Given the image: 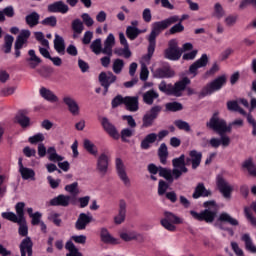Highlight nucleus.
<instances>
[{
	"label": "nucleus",
	"mask_w": 256,
	"mask_h": 256,
	"mask_svg": "<svg viewBox=\"0 0 256 256\" xmlns=\"http://www.w3.org/2000/svg\"><path fill=\"white\" fill-rule=\"evenodd\" d=\"M191 84V80L188 77H184L182 80L173 84H167L165 80L161 81L158 88L161 93H165L166 95H174L175 97H181V94L185 89H187V85Z\"/></svg>",
	"instance_id": "obj_4"
},
{
	"label": "nucleus",
	"mask_w": 256,
	"mask_h": 256,
	"mask_svg": "<svg viewBox=\"0 0 256 256\" xmlns=\"http://www.w3.org/2000/svg\"><path fill=\"white\" fill-rule=\"evenodd\" d=\"M5 44H4V53L9 54L11 53V49L13 47V41H15V38L9 34H7L4 38Z\"/></svg>",
	"instance_id": "obj_51"
},
{
	"label": "nucleus",
	"mask_w": 256,
	"mask_h": 256,
	"mask_svg": "<svg viewBox=\"0 0 256 256\" xmlns=\"http://www.w3.org/2000/svg\"><path fill=\"white\" fill-rule=\"evenodd\" d=\"M39 19H41V16L37 12H31L25 17L26 24L30 27H37Z\"/></svg>",
	"instance_id": "obj_39"
},
{
	"label": "nucleus",
	"mask_w": 256,
	"mask_h": 256,
	"mask_svg": "<svg viewBox=\"0 0 256 256\" xmlns=\"http://www.w3.org/2000/svg\"><path fill=\"white\" fill-rule=\"evenodd\" d=\"M41 25H44L46 27H57V17H46L44 20L41 21Z\"/></svg>",
	"instance_id": "obj_58"
},
{
	"label": "nucleus",
	"mask_w": 256,
	"mask_h": 256,
	"mask_svg": "<svg viewBox=\"0 0 256 256\" xmlns=\"http://www.w3.org/2000/svg\"><path fill=\"white\" fill-rule=\"evenodd\" d=\"M39 93L40 97L48 101V103H57L59 101V97L53 91L49 90V88L41 87Z\"/></svg>",
	"instance_id": "obj_25"
},
{
	"label": "nucleus",
	"mask_w": 256,
	"mask_h": 256,
	"mask_svg": "<svg viewBox=\"0 0 256 256\" xmlns=\"http://www.w3.org/2000/svg\"><path fill=\"white\" fill-rule=\"evenodd\" d=\"M126 215H127V202H125V200H120L118 215L114 217L115 225H121V223L125 221Z\"/></svg>",
	"instance_id": "obj_22"
},
{
	"label": "nucleus",
	"mask_w": 256,
	"mask_h": 256,
	"mask_svg": "<svg viewBox=\"0 0 256 256\" xmlns=\"http://www.w3.org/2000/svg\"><path fill=\"white\" fill-rule=\"evenodd\" d=\"M19 173L24 181H35V170L23 166V158L18 159Z\"/></svg>",
	"instance_id": "obj_17"
},
{
	"label": "nucleus",
	"mask_w": 256,
	"mask_h": 256,
	"mask_svg": "<svg viewBox=\"0 0 256 256\" xmlns=\"http://www.w3.org/2000/svg\"><path fill=\"white\" fill-rule=\"evenodd\" d=\"M207 65H209V56L202 54L198 60L189 66L188 72L190 75H193V77H197V75H199V69H203V67Z\"/></svg>",
	"instance_id": "obj_13"
},
{
	"label": "nucleus",
	"mask_w": 256,
	"mask_h": 256,
	"mask_svg": "<svg viewBox=\"0 0 256 256\" xmlns=\"http://www.w3.org/2000/svg\"><path fill=\"white\" fill-rule=\"evenodd\" d=\"M115 165L119 179H121L126 187H129L131 185V180H129L127 171H125V164L123 163V160L121 158H116Z\"/></svg>",
	"instance_id": "obj_15"
},
{
	"label": "nucleus",
	"mask_w": 256,
	"mask_h": 256,
	"mask_svg": "<svg viewBox=\"0 0 256 256\" xmlns=\"http://www.w3.org/2000/svg\"><path fill=\"white\" fill-rule=\"evenodd\" d=\"M19 229L18 233L21 237H27L29 235V227L27 226V220H24L20 223H18Z\"/></svg>",
	"instance_id": "obj_55"
},
{
	"label": "nucleus",
	"mask_w": 256,
	"mask_h": 256,
	"mask_svg": "<svg viewBox=\"0 0 256 256\" xmlns=\"http://www.w3.org/2000/svg\"><path fill=\"white\" fill-rule=\"evenodd\" d=\"M154 77H156V79H171L175 77V71L170 67L158 68L154 72Z\"/></svg>",
	"instance_id": "obj_23"
},
{
	"label": "nucleus",
	"mask_w": 256,
	"mask_h": 256,
	"mask_svg": "<svg viewBox=\"0 0 256 256\" xmlns=\"http://www.w3.org/2000/svg\"><path fill=\"white\" fill-rule=\"evenodd\" d=\"M158 156L162 165H167V157H169V151L167 150V144L162 143L158 149Z\"/></svg>",
	"instance_id": "obj_40"
},
{
	"label": "nucleus",
	"mask_w": 256,
	"mask_h": 256,
	"mask_svg": "<svg viewBox=\"0 0 256 256\" xmlns=\"http://www.w3.org/2000/svg\"><path fill=\"white\" fill-rule=\"evenodd\" d=\"M174 125L180 131H186V133H189V131H191V125H189L188 122L183 121L181 119L175 120Z\"/></svg>",
	"instance_id": "obj_50"
},
{
	"label": "nucleus",
	"mask_w": 256,
	"mask_h": 256,
	"mask_svg": "<svg viewBox=\"0 0 256 256\" xmlns=\"http://www.w3.org/2000/svg\"><path fill=\"white\" fill-rule=\"evenodd\" d=\"M59 217H61V214L52 212L48 215V221H52L56 227H61V223H63V221Z\"/></svg>",
	"instance_id": "obj_56"
},
{
	"label": "nucleus",
	"mask_w": 256,
	"mask_h": 256,
	"mask_svg": "<svg viewBox=\"0 0 256 256\" xmlns=\"http://www.w3.org/2000/svg\"><path fill=\"white\" fill-rule=\"evenodd\" d=\"M173 185V183H169L168 181L165 182V180H159L158 183V195L160 197H163L165 193H167V189H169V186Z\"/></svg>",
	"instance_id": "obj_52"
},
{
	"label": "nucleus",
	"mask_w": 256,
	"mask_h": 256,
	"mask_svg": "<svg viewBox=\"0 0 256 256\" xmlns=\"http://www.w3.org/2000/svg\"><path fill=\"white\" fill-rule=\"evenodd\" d=\"M37 73H39V75L42 76L44 79H49V77H51V75L53 74V69L43 66L42 68H39L37 70Z\"/></svg>",
	"instance_id": "obj_63"
},
{
	"label": "nucleus",
	"mask_w": 256,
	"mask_h": 256,
	"mask_svg": "<svg viewBox=\"0 0 256 256\" xmlns=\"http://www.w3.org/2000/svg\"><path fill=\"white\" fill-rule=\"evenodd\" d=\"M244 215L246 219L253 225V227H256V217L253 216V213H251V208L244 207Z\"/></svg>",
	"instance_id": "obj_62"
},
{
	"label": "nucleus",
	"mask_w": 256,
	"mask_h": 256,
	"mask_svg": "<svg viewBox=\"0 0 256 256\" xmlns=\"http://www.w3.org/2000/svg\"><path fill=\"white\" fill-rule=\"evenodd\" d=\"M157 141V134L156 133H150L145 136V138L141 141L140 147L141 149L147 150L151 148L152 143H155Z\"/></svg>",
	"instance_id": "obj_36"
},
{
	"label": "nucleus",
	"mask_w": 256,
	"mask_h": 256,
	"mask_svg": "<svg viewBox=\"0 0 256 256\" xmlns=\"http://www.w3.org/2000/svg\"><path fill=\"white\" fill-rule=\"evenodd\" d=\"M143 102L146 105H153L155 99H159V93L153 89L146 91L143 94Z\"/></svg>",
	"instance_id": "obj_33"
},
{
	"label": "nucleus",
	"mask_w": 256,
	"mask_h": 256,
	"mask_svg": "<svg viewBox=\"0 0 256 256\" xmlns=\"http://www.w3.org/2000/svg\"><path fill=\"white\" fill-rule=\"evenodd\" d=\"M8 19H13L15 17V8L13 6H7L4 9L0 10V23H5Z\"/></svg>",
	"instance_id": "obj_32"
},
{
	"label": "nucleus",
	"mask_w": 256,
	"mask_h": 256,
	"mask_svg": "<svg viewBox=\"0 0 256 256\" xmlns=\"http://www.w3.org/2000/svg\"><path fill=\"white\" fill-rule=\"evenodd\" d=\"M48 13H62V15H65L69 13V6L63 0H59L48 5Z\"/></svg>",
	"instance_id": "obj_18"
},
{
	"label": "nucleus",
	"mask_w": 256,
	"mask_h": 256,
	"mask_svg": "<svg viewBox=\"0 0 256 256\" xmlns=\"http://www.w3.org/2000/svg\"><path fill=\"white\" fill-rule=\"evenodd\" d=\"M49 205L51 207H69L71 205V196L59 194L50 200Z\"/></svg>",
	"instance_id": "obj_16"
},
{
	"label": "nucleus",
	"mask_w": 256,
	"mask_h": 256,
	"mask_svg": "<svg viewBox=\"0 0 256 256\" xmlns=\"http://www.w3.org/2000/svg\"><path fill=\"white\" fill-rule=\"evenodd\" d=\"M16 121L23 129H26V127H29L31 125V119L25 116V111L23 110H20L18 112V115L16 116Z\"/></svg>",
	"instance_id": "obj_37"
},
{
	"label": "nucleus",
	"mask_w": 256,
	"mask_h": 256,
	"mask_svg": "<svg viewBox=\"0 0 256 256\" xmlns=\"http://www.w3.org/2000/svg\"><path fill=\"white\" fill-rule=\"evenodd\" d=\"M28 141L31 143V145H37V143H42V141H45V136L42 133H38L31 136Z\"/></svg>",
	"instance_id": "obj_64"
},
{
	"label": "nucleus",
	"mask_w": 256,
	"mask_h": 256,
	"mask_svg": "<svg viewBox=\"0 0 256 256\" xmlns=\"http://www.w3.org/2000/svg\"><path fill=\"white\" fill-rule=\"evenodd\" d=\"M54 49L60 55H65V40L63 39V37L59 36L58 34L55 35Z\"/></svg>",
	"instance_id": "obj_38"
},
{
	"label": "nucleus",
	"mask_w": 256,
	"mask_h": 256,
	"mask_svg": "<svg viewBox=\"0 0 256 256\" xmlns=\"http://www.w3.org/2000/svg\"><path fill=\"white\" fill-rule=\"evenodd\" d=\"M112 109H117L119 105H125V97H123L121 94H118L116 97H114L111 101Z\"/></svg>",
	"instance_id": "obj_60"
},
{
	"label": "nucleus",
	"mask_w": 256,
	"mask_h": 256,
	"mask_svg": "<svg viewBox=\"0 0 256 256\" xmlns=\"http://www.w3.org/2000/svg\"><path fill=\"white\" fill-rule=\"evenodd\" d=\"M114 53L118 57H124V59H129L131 58V55H133V53L129 49V46H124V48H116L114 50Z\"/></svg>",
	"instance_id": "obj_45"
},
{
	"label": "nucleus",
	"mask_w": 256,
	"mask_h": 256,
	"mask_svg": "<svg viewBox=\"0 0 256 256\" xmlns=\"http://www.w3.org/2000/svg\"><path fill=\"white\" fill-rule=\"evenodd\" d=\"M99 83L102 87H104V93L103 95H107L109 93V87L117 81V76L113 74V72L108 71V72H101L99 74Z\"/></svg>",
	"instance_id": "obj_12"
},
{
	"label": "nucleus",
	"mask_w": 256,
	"mask_h": 256,
	"mask_svg": "<svg viewBox=\"0 0 256 256\" xmlns=\"http://www.w3.org/2000/svg\"><path fill=\"white\" fill-rule=\"evenodd\" d=\"M17 218L22 222L25 221V202H18L15 205Z\"/></svg>",
	"instance_id": "obj_46"
},
{
	"label": "nucleus",
	"mask_w": 256,
	"mask_h": 256,
	"mask_svg": "<svg viewBox=\"0 0 256 256\" xmlns=\"http://www.w3.org/2000/svg\"><path fill=\"white\" fill-rule=\"evenodd\" d=\"M185 165V154H181L179 157L172 160V166L174 169H180Z\"/></svg>",
	"instance_id": "obj_54"
},
{
	"label": "nucleus",
	"mask_w": 256,
	"mask_h": 256,
	"mask_svg": "<svg viewBox=\"0 0 256 256\" xmlns=\"http://www.w3.org/2000/svg\"><path fill=\"white\" fill-rule=\"evenodd\" d=\"M213 192L205 187L203 182L197 184L192 194L193 199H200V197H211Z\"/></svg>",
	"instance_id": "obj_20"
},
{
	"label": "nucleus",
	"mask_w": 256,
	"mask_h": 256,
	"mask_svg": "<svg viewBox=\"0 0 256 256\" xmlns=\"http://www.w3.org/2000/svg\"><path fill=\"white\" fill-rule=\"evenodd\" d=\"M166 111H171L172 113H177V111H183V104L179 102H170L165 105Z\"/></svg>",
	"instance_id": "obj_49"
},
{
	"label": "nucleus",
	"mask_w": 256,
	"mask_h": 256,
	"mask_svg": "<svg viewBox=\"0 0 256 256\" xmlns=\"http://www.w3.org/2000/svg\"><path fill=\"white\" fill-rule=\"evenodd\" d=\"M203 207L206 209L201 212H197L194 210L190 211V215H192L193 219L196 221H205V223H213L215 218L217 217V202L215 200H209L203 203Z\"/></svg>",
	"instance_id": "obj_3"
},
{
	"label": "nucleus",
	"mask_w": 256,
	"mask_h": 256,
	"mask_svg": "<svg viewBox=\"0 0 256 256\" xmlns=\"http://www.w3.org/2000/svg\"><path fill=\"white\" fill-rule=\"evenodd\" d=\"M71 29L73 31V38L77 37V35H81L83 33L85 26L83 25V21L81 19L76 18L71 23Z\"/></svg>",
	"instance_id": "obj_35"
},
{
	"label": "nucleus",
	"mask_w": 256,
	"mask_h": 256,
	"mask_svg": "<svg viewBox=\"0 0 256 256\" xmlns=\"http://www.w3.org/2000/svg\"><path fill=\"white\" fill-rule=\"evenodd\" d=\"M206 127L217 133L220 138H211L209 145L213 149H219V147H229L231 145V138L227 136V133L233 131V123L227 124V120L219 117V112L216 111L212 114L209 121L206 123Z\"/></svg>",
	"instance_id": "obj_1"
},
{
	"label": "nucleus",
	"mask_w": 256,
	"mask_h": 256,
	"mask_svg": "<svg viewBox=\"0 0 256 256\" xmlns=\"http://www.w3.org/2000/svg\"><path fill=\"white\" fill-rule=\"evenodd\" d=\"M243 169H247L251 177H256V165L253 164V158H248L242 163Z\"/></svg>",
	"instance_id": "obj_42"
},
{
	"label": "nucleus",
	"mask_w": 256,
	"mask_h": 256,
	"mask_svg": "<svg viewBox=\"0 0 256 256\" xmlns=\"http://www.w3.org/2000/svg\"><path fill=\"white\" fill-rule=\"evenodd\" d=\"M225 85H227V76H218L216 79L212 80L202 88V90L199 93V97L203 99V97L213 95V93L221 91L223 87H225Z\"/></svg>",
	"instance_id": "obj_5"
},
{
	"label": "nucleus",
	"mask_w": 256,
	"mask_h": 256,
	"mask_svg": "<svg viewBox=\"0 0 256 256\" xmlns=\"http://www.w3.org/2000/svg\"><path fill=\"white\" fill-rule=\"evenodd\" d=\"M148 171L151 175L159 174V177H163L168 183H173V177L171 176V169L163 166H157L153 163L148 165Z\"/></svg>",
	"instance_id": "obj_11"
},
{
	"label": "nucleus",
	"mask_w": 256,
	"mask_h": 256,
	"mask_svg": "<svg viewBox=\"0 0 256 256\" xmlns=\"http://www.w3.org/2000/svg\"><path fill=\"white\" fill-rule=\"evenodd\" d=\"M113 47H115V35L110 33L104 41L103 55L113 57Z\"/></svg>",
	"instance_id": "obj_24"
},
{
	"label": "nucleus",
	"mask_w": 256,
	"mask_h": 256,
	"mask_svg": "<svg viewBox=\"0 0 256 256\" xmlns=\"http://www.w3.org/2000/svg\"><path fill=\"white\" fill-rule=\"evenodd\" d=\"M189 157L192 159V169H197L201 165L203 159V153L197 150H191L189 152Z\"/></svg>",
	"instance_id": "obj_31"
},
{
	"label": "nucleus",
	"mask_w": 256,
	"mask_h": 256,
	"mask_svg": "<svg viewBox=\"0 0 256 256\" xmlns=\"http://www.w3.org/2000/svg\"><path fill=\"white\" fill-rule=\"evenodd\" d=\"M1 216L12 223H21V220L13 212H2Z\"/></svg>",
	"instance_id": "obj_57"
},
{
	"label": "nucleus",
	"mask_w": 256,
	"mask_h": 256,
	"mask_svg": "<svg viewBox=\"0 0 256 256\" xmlns=\"http://www.w3.org/2000/svg\"><path fill=\"white\" fill-rule=\"evenodd\" d=\"M161 111H163L161 105L152 106L142 117V127L144 129L153 127V123H155V120L161 115Z\"/></svg>",
	"instance_id": "obj_8"
},
{
	"label": "nucleus",
	"mask_w": 256,
	"mask_h": 256,
	"mask_svg": "<svg viewBox=\"0 0 256 256\" xmlns=\"http://www.w3.org/2000/svg\"><path fill=\"white\" fill-rule=\"evenodd\" d=\"M242 241L245 243L246 251H249L250 253H256V246L253 245V240L249 234H244L242 236Z\"/></svg>",
	"instance_id": "obj_43"
},
{
	"label": "nucleus",
	"mask_w": 256,
	"mask_h": 256,
	"mask_svg": "<svg viewBox=\"0 0 256 256\" xmlns=\"http://www.w3.org/2000/svg\"><path fill=\"white\" fill-rule=\"evenodd\" d=\"M63 103L68 107L69 112L75 117L79 115V104L72 97L65 96L63 98Z\"/></svg>",
	"instance_id": "obj_26"
},
{
	"label": "nucleus",
	"mask_w": 256,
	"mask_h": 256,
	"mask_svg": "<svg viewBox=\"0 0 256 256\" xmlns=\"http://www.w3.org/2000/svg\"><path fill=\"white\" fill-rule=\"evenodd\" d=\"M100 239L103 243H106L108 245H117L119 241L111 236L109 233V230L107 228H102L100 232Z\"/></svg>",
	"instance_id": "obj_29"
},
{
	"label": "nucleus",
	"mask_w": 256,
	"mask_h": 256,
	"mask_svg": "<svg viewBox=\"0 0 256 256\" xmlns=\"http://www.w3.org/2000/svg\"><path fill=\"white\" fill-rule=\"evenodd\" d=\"M160 223L162 227H164V229H167V231L175 232L177 229L175 225H181L183 221L181 220V218H179L175 214L171 212H165L164 219H162Z\"/></svg>",
	"instance_id": "obj_10"
},
{
	"label": "nucleus",
	"mask_w": 256,
	"mask_h": 256,
	"mask_svg": "<svg viewBox=\"0 0 256 256\" xmlns=\"http://www.w3.org/2000/svg\"><path fill=\"white\" fill-rule=\"evenodd\" d=\"M177 23V17H168L162 21L154 22L152 24V30L148 36V48H147V54L142 56V60L145 61V63H149L151 59L153 58V55L155 53V47H157V37L165 31V29H169L171 25H175Z\"/></svg>",
	"instance_id": "obj_2"
},
{
	"label": "nucleus",
	"mask_w": 256,
	"mask_h": 256,
	"mask_svg": "<svg viewBox=\"0 0 256 256\" xmlns=\"http://www.w3.org/2000/svg\"><path fill=\"white\" fill-rule=\"evenodd\" d=\"M120 238L123 241H126V243H129V241H139L140 243L143 241V235L132 231V232H123L120 234Z\"/></svg>",
	"instance_id": "obj_28"
},
{
	"label": "nucleus",
	"mask_w": 256,
	"mask_h": 256,
	"mask_svg": "<svg viewBox=\"0 0 256 256\" xmlns=\"http://www.w3.org/2000/svg\"><path fill=\"white\" fill-rule=\"evenodd\" d=\"M64 189L71 195H77L79 193V183L73 182L72 184L66 185Z\"/></svg>",
	"instance_id": "obj_61"
},
{
	"label": "nucleus",
	"mask_w": 256,
	"mask_h": 256,
	"mask_svg": "<svg viewBox=\"0 0 256 256\" xmlns=\"http://www.w3.org/2000/svg\"><path fill=\"white\" fill-rule=\"evenodd\" d=\"M141 29L133 26H128L126 28V37L130 39V41H135L141 35Z\"/></svg>",
	"instance_id": "obj_41"
},
{
	"label": "nucleus",
	"mask_w": 256,
	"mask_h": 256,
	"mask_svg": "<svg viewBox=\"0 0 256 256\" xmlns=\"http://www.w3.org/2000/svg\"><path fill=\"white\" fill-rule=\"evenodd\" d=\"M29 58H26V62L28 63L30 69H37L41 63V58L35 54V50L31 49L28 51Z\"/></svg>",
	"instance_id": "obj_30"
},
{
	"label": "nucleus",
	"mask_w": 256,
	"mask_h": 256,
	"mask_svg": "<svg viewBox=\"0 0 256 256\" xmlns=\"http://www.w3.org/2000/svg\"><path fill=\"white\" fill-rule=\"evenodd\" d=\"M125 67V61L123 59H115L112 65V70L116 75H119L121 71H123V68Z\"/></svg>",
	"instance_id": "obj_48"
},
{
	"label": "nucleus",
	"mask_w": 256,
	"mask_h": 256,
	"mask_svg": "<svg viewBox=\"0 0 256 256\" xmlns=\"http://www.w3.org/2000/svg\"><path fill=\"white\" fill-rule=\"evenodd\" d=\"M185 26L181 22H176L174 26L169 29V35H177V33H183Z\"/></svg>",
	"instance_id": "obj_59"
},
{
	"label": "nucleus",
	"mask_w": 256,
	"mask_h": 256,
	"mask_svg": "<svg viewBox=\"0 0 256 256\" xmlns=\"http://www.w3.org/2000/svg\"><path fill=\"white\" fill-rule=\"evenodd\" d=\"M83 147L85 151H87V153H89L90 155L96 156L98 153L97 146H95L93 142H91V140L89 139H84Z\"/></svg>",
	"instance_id": "obj_44"
},
{
	"label": "nucleus",
	"mask_w": 256,
	"mask_h": 256,
	"mask_svg": "<svg viewBox=\"0 0 256 256\" xmlns=\"http://www.w3.org/2000/svg\"><path fill=\"white\" fill-rule=\"evenodd\" d=\"M216 187L224 199H231L233 186L227 182V179L223 177V174H218L216 176Z\"/></svg>",
	"instance_id": "obj_9"
},
{
	"label": "nucleus",
	"mask_w": 256,
	"mask_h": 256,
	"mask_svg": "<svg viewBox=\"0 0 256 256\" xmlns=\"http://www.w3.org/2000/svg\"><path fill=\"white\" fill-rule=\"evenodd\" d=\"M218 221H220V223H228V225H231L232 227H237L239 225V220L231 217L227 212H222L218 217Z\"/></svg>",
	"instance_id": "obj_34"
},
{
	"label": "nucleus",
	"mask_w": 256,
	"mask_h": 256,
	"mask_svg": "<svg viewBox=\"0 0 256 256\" xmlns=\"http://www.w3.org/2000/svg\"><path fill=\"white\" fill-rule=\"evenodd\" d=\"M101 125L109 137L115 139V141L119 140L121 135L119 134L117 127H115V125H113V123H111L107 117H103L101 119Z\"/></svg>",
	"instance_id": "obj_14"
},
{
	"label": "nucleus",
	"mask_w": 256,
	"mask_h": 256,
	"mask_svg": "<svg viewBox=\"0 0 256 256\" xmlns=\"http://www.w3.org/2000/svg\"><path fill=\"white\" fill-rule=\"evenodd\" d=\"M213 17H216V19H223V17H225V9H223L221 3H216L214 5Z\"/></svg>",
	"instance_id": "obj_53"
},
{
	"label": "nucleus",
	"mask_w": 256,
	"mask_h": 256,
	"mask_svg": "<svg viewBox=\"0 0 256 256\" xmlns=\"http://www.w3.org/2000/svg\"><path fill=\"white\" fill-rule=\"evenodd\" d=\"M183 56V50L179 47V41L177 39H171L168 41V47L164 50V59L168 61H179Z\"/></svg>",
	"instance_id": "obj_6"
},
{
	"label": "nucleus",
	"mask_w": 256,
	"mask_h": 256,
	"mask_svg": "<svg viewBox=\"0 0 256 256\" xmlns=\"http://www.w3.org/2000/svg\"><path fill=\"white\" fill-rule=\"evenodd\" d=\"M90 49L92 53H95V55H101V53H103V45L101 44V39L97 38L94 40L90 45Z\"/></svg>",
	"instance_id": "obj_47"
},
{
	"label": "nucleus",
	"mask_w": 256,
	"mask_h": 256,
	"mask_svg": "<svg viewBox=\"0 0 256 256\" xmlns=\"http://www.w3.org/2000/svg\"><path fill=\"white\" fill-rule=\"evenodd\" d=\"M124 105L127 111H131L132 113L139 111V97L125 96Z\"/></svg>",
	"instance_id": "obj_21"
},
{
	"label": "nucleus",
	"mask_w": 256,
	"mask_h": 256,
	"mask_svg": "<svg viewBox=\"0 0 256 256\" xmlns=\"http://www.w3.org/2000/svg\"><path fill=\"white\" fill-rule=\"evenodd\" d=\"M161 111H163L161 105L152 106L142 117V127L144 129L153 127V123H155V120L161 115Z\"/></svg>",
	"instance_id": "obj_7"
},
{
	"label": "nucleus",
	"mask_w": 256,
	"mask_h": 256,
	"mask_svg": "<svg viewBox=\"0 0 256 256\" xmlns=\"http://www.w3.org/2000/svg\"><path fill=\"white\" fill-rule=\"evenodd\" d=\"M97 169L99 173H102V175H105L107 173V169H109V157L107 154L102 153L97 160Z\"/></svg>",
	"instance_id": "obj_27"
},
{
	"label": "nucleus",
	"mask_w": 256,
	"mask_h": 256,
	"mask_svg": "<svg viewBox=\"0 0 256 256\" xmlns=\"http://www.w3.org/2000/svg\"><path fill=\"white\" fill-rule=\"evenodd\" d=\"M91 221H93V216H89L86 213H80L75 223V229H77V231H84Z\"/></svg>",
	"instance_id": "obj_19"
}]
</instances>
